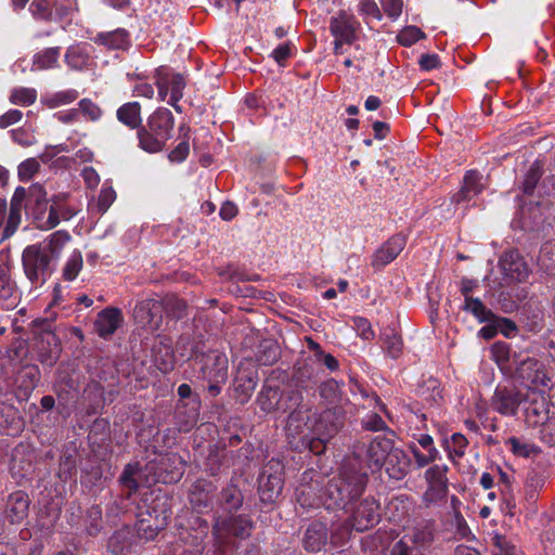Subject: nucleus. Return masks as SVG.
I'll list each match as a JSON object with an SVG mask.
<instances>
[{"label": "nucleus", "instance_id": "1", "mask_svg": "<svg viewBox=\"0 0 555 555\" xmlns=\"http://www.w3.org/2000/svg\"><path fill=\"white\" fill-rule=\"evenodd\" d=\"M185 461L176 452L159 454L149 461L144 467L139 463H129L119 476V483L127 492V499L140 487L160 483H176L184 474Z\"/></svg>", "mask_w": 555, "mask_h": 555}, {"label": "nucleus", "instance_id": "2", "mask_svg": "<svg viewBox=\"0 0 555 555\" xmlns=\"http://www.w3.org/2000/svg\"><path fill=\"white\" fill-rule=\"evenodd\" d=\"M69 241V233L59 230L42 241L24 248L22 253L23 271L33 285L41 286L51 278Z\"/></svg>", "mask_w": 555, "mask_h": 555}, {"label": "nucleus", "instance_id": "3", "mask_svg": "<svg viewBox=\"0 0 555 555\" xmlns=\"http://www.w3.org/2000/svg\"><path fill=\"white\" fill-rule=\"evenodd\" d=\"M367 474L359 469L352 461L343 464L337 476L331 478L321 496L326 509L348 511L363 494Z\"/></svg>", "mask_w": 555, "mask_h": 555}, {"label": "nucleus", "instance_id": "4", "mask_svg": "<svg viewBox=\"0 0 555 555\" xmlns=\"http://www.w3.org/2000/svg\"><path fill=\"white\" fill-rule=\"evenodd\" d=\"M315 380H312V373L307 367H298L294 374L293 382L283 388L282 413H289L287 429L295 427L300 431L305 416L314 409Z\"/></svg>", "mask_w": 555, "mask_h": 555}, {"label": "nucleus", "instance_id": "5", "mask_svg": "<svg viewBox=\"0 0 555 555\" xmlns=\"http://www.w3.org/2000/svg\"><path fill=\"white\" fill-rule=\"evenodd\" d=\"M253 528L254 522L247 514L217 515L212 524L215 555H233L238 547L236 540L249 538Z\"/></svg>", "mask_w": 555, "mask_h": 555}, {"label": "nucleus", "instance_id": "6", "mask_svg": "<svg viewBox=\"0 0 555 555\" xmlns=\"http://www.w3.org/2000/svg\"><path fill=\"white\" fill-rule=\"evenodd\" d=\"M175 117L166 107L156 108L137 132L139 146L149 153L160 152L172 137Z\"/></svg>", "mask_w": 555, "mask_h": 555}, {"label": "nucleus", "instance_id": "7", "mask_svg": "<svg viewBox=\"0 0 555 555\" xmlns=\"http://www.w3.org/2000/svg\"><path fill=\"white\" fill-rule=\"evenodd\" d=\"M172 512L166 498H157L145 513L139 514L134 534L138 542L152 541L163 530L171 518Z\"/></svg>", "mask_w": 555, "mask_h": 555}, {"label": "nucleus", "instance_id": "8", "mask_svg": "<svg viewBox=\"0 0 555 555\" xmlns=\"http://www.w3.org/2000/svg\"><path fill=\"white\" fill-rule=\"evenodd\" d=\"M393 444V437L389 435L362 438L353 446V457L365 463L373 473L380 472Z\"/></svg>", "mask_w": 555, "mask_h": 555}, {"label": "nucleus", "instance_id": "9", "mask_svg": "<svg viewBox=\"0 0 555 555\" xmlns=\"http://www.w3.org/2000/svg\"><path fill=\"white\" fill-rule=\"evenodd\" d=\"M198 364L201 365L198 378L207 382L208 393L217 397L221 392V385L228 379V357L218 350L209 351Z\"/></svg>", "mask_w": 555, "mask_h": 555}, {"label": "nucleus", "instance_id": "10", "mask_svg": "<svg viewBox=\"0 0 555 555\" xmlns=\"http://www.w3.org/2000/svg\"><path fill=\"white\" fill-rule=\"evenodd\" d=\"M31 348L43 365L52 366L57 361L61 353L60 339L51 322L43 320L35 324Z\"/></svg>", "mask_w": 555, "mask_h": 555}, {"label": "nucleus", "instance_id": "11", "mask_svg": "<svg viewBox=\"0 0 555 555\" xmlns=\"http://www.w3.org/2000/svg\"><path fill=\"white\" fill-rule=\"evenodd\" d=\"M515 378L525 387L540 388L548 386L551 382L546 374L545 366L540 360L522 356L515 360Z\"/></svg>", "mask_w": 555, "mask_h": 555}, {"label": "nucleus", "instance_id": "12", "mask_svg": "<svg viewBox=\"0 0 555 555\" xmlns=\"http://www.w3.org/2000/svg\"><path fill=\"white\" fill-rule=\"evenodd\" d=\"M447 465H433L425 472L427 490L423 494V501L426 505L437 504L447 498L449 491Z\"/></svg>", "mask_w": 555, "mask_h": 555}, {"label": "nucleus", "instance_id": "13", "mask_svg": "<svg viewBox=\"0 0 555 555\" xmlns=\"http://www.w3.org/2000/svg\"><path fill=\"white\" fill-rule=\"evenodd\" d=\"M379 504L371 496L361 500L349 506L348 511L350 520L353 522L354 530L362 532L365 531L379 521Z\"/></svg>", "mask_w": 555, "mask_h": 555}, {"label": "nucleus", "instance_id": "14", "mask_svg": "<svg viewBox=\"0 0 555 555\" xmlns=\"http://www.w3.org/2000/svg\"><path fill=\"white\" fill-rule=\"evenodd\" d=\"M51 202L47 217L41 221V223H39V227L42 229H53L61 222V220H69L80 210L79 206L72 203L67 193H59L54 195Z\"/></svg>", "mask_w": 555, "mask_h": 555}, {"label": "nucleus", "instance_id": "15", "mask_svg": "<svg viewBox=\"0 0 555 555\" xmlns=\"http://www.w3.org/2000/svg\"><path fill=\"white\" fill-rule=\"evenodd\" d=\"M524 400V393L517 388L498 386L491 398V408L503 416H515Z\"/></svg>", "mask_w": 555, "mask_h": 555}, {"label": "nucleus", "instance_id": "16", "mask_svg": "<svg viewBox=\"0 0 555 555\" xmlns=\"http://www.w3.org/2000/svg\"><path fill=\"white\" fill-rule=\"evenodd\" d=\"M301 425L309 428L313 435H324L332 438L338 433L341 423L333 410L325 409L320 413L312 411L306 414Z\"/></svg>", "mask_w": 555, "mask_h": 555}, {"label": "nucleus", "instance_id": "17", "mask_svg": "<svg viewBox=\"0 0 555 555\" xmlns=\"http://www.w3.org/2000/svg\"><path fill=\"white\" fill-rule=\"evenodd\" d=\"M28 188L17 186L11 197L8 219L5 227L1 234V240L11 237L18 229L22 222V211L24 208L29 207L28 203Z\"/></svg>", "mask_w": 555, "mask_h": 555}, {"label": "nucleus", "instance_id": "18", "mask_svg": "<svg viewBox=\"0 0 555 555\" xmlns=\"http://www.w3.org/2000/svg\"><path fill=\"white\" fill-rule=\"evenodd\" d=\"M28 188L17 186L11 197L8 219L5 227L1 234V240L11 237L18 229L22 222V211L24 208L29 207L28 203Z\"/></svg>", "mask_w": 555, "mask_h": 555}, {"label": "nucleus", "instance_id": "19", "mask_svg": "<svg viewBox=\"0 0 555 555\" xmlns=\"http://www.w3.org/2000/svg\"><path fill=\"white\" fill-rule=\"evenodd\" d=\"M408 237L402 233L390 236L380 247L372 255L371 266L375 270H380L392 262L404 249Z\"/></svg>", "mask_w": 555, "mask_h": 555}, {"label": "nucleus", "instance_id": "20", "mask_svg": "<svg viewBox=\"0 0 555 555\" xmlns=\"http://www.w3.org/2000/svg\"><path fill=\"white\" fill-rule=\"evenodd\" d=\"M360 23L353 14L340 10L330 20L328 29L334 38L343 39L346 44H352L357 39V31Z\"/></svg>", "mask_w": 555, "mask_h": 555}, {"label": "nucleus", "instance_id": "21", "mask_svg": "<svg viewBox=\"0 0 555 555\" xmlns=\"http://www.w3.org/2000/svg\"><path fill=\"white\" fill-rule=\"evenodd\" d=\"M133 317L139 325L157 330L163 318V305L154 298L143 299L135 305Z\"/></svg>", "mask_w": 555, "mask_h": 555}, {"label": "nucleus", "instance_id": "22", "mask_svg": "<svg viewBox=\"0 0 555 555\" xmlns=\"http://www.w3.org/2000/svg\"><path fill=\"white\" fill-rule=\"evenodd\" d=\"M216 485L207 479H197L190 491V503L196 513L204 514L214 507Z\"/></svg>", "mask_w": 555, "mask_h": 555}, {"label": "nucleus", "instance_id": "23", "mask_svg": "<svg viewBox=\"0 0 555 555\" xmlns=\"http://www.w3.org/2000/svg\"><path fill=\"white\" fill-rule=\"evenodd\" d=\"M30 499L22 490L10 493L5 500L4 518L11 525H21L28 516Z\"/></svg>", "mask_w": 555, "mask_h": 555}, {"label": "nucleus", "instance_id": "24", "mask_svg": "<svg viewBox=\"0 0 555 555\" xmlns=\"http://www.w3.org/2000/svg\"><path fill=\"white\" fill-rule=\"evenodd\" d=\"M273 466L272 461L264 467V469L260 473L258 482H259V494L260 499L264 503H273L281 495L283 490V478L279 473H270Z\"/></svg>", "mask_w": 555, "mask_h": 555}, {"label": "nucleus", "instance_id": "25", "mask_svg": "<svg viewBox=\"0 0 555 555\" xmlns=\"http://www.w3.org/2000/svg\"><path fill=\"white\" fill-rule=\"evenodd\" d=\"M283 388L278 383L267 379L258 392L256 403L259 409L269 413H282Z\"/></svg>", "mask_w": 555, "mask_h": 555}, {"label": "nucleus", "instance_id": "26", "mask_svg": "<svg viewBox=\"0 0 555 555\" xmlns=\"http://www.w3.org/2000/svg\"><path fill=\"white\" fill-rule=\"evenodd\" d=\"M500 267L506 276L517 282L526 281L530 274L527 262L517 250L505 251L500 258Z\"/></svg>", "mask_w": 555, "mask_h": 555}, {"label": "nucleus", "instance_id": "27", "mask_svg": "<svg viewBox=\"0 0 555 555\" xmlns=\"http://www.w3.org/2000/svg\"><path fill=\"white\" fill-rule=\"evenodd\" d=\"M124 317L120 309L107 307L100 311L94 321V331L104 339L109 338L122 324Z\"/></svg>", "mask_w": 555, "mask_h": 555}, {"label": "nucleus", "instance_id": "28", "mask_svg": "<svg viewBox=\"0 0 555 555\" xmlns=\"http://www.w3.org/2000/svg\"><path fill=\"white\" fill-rule=\"evenodd\" d=\"M411 466V460L409 455L401 448L392 446L391 451L385 459V472L387 475L395 480H402L409 473Z\"/></svg>", "mask_w": 555, "mask_h": 555}, {"label": "nucleus", "instance_id": "29", "mask_svg": "<svg viewBox=\"0 0 555 555\" xmlns=\"http://www.w3.org/2000/svg\"><path fill=\"white\" fill-rule=\"evenodd\" d=\"M234 464V452L224 447L214 444L209 448L204 467L210 476H218L222 470Z\"/></svg>", "mask_w": 555, "mask_h": 555}, {"label": "nucleus", "instance_id": "30", "mask_svg": "<svg viewBox=\"0 0 555 555\" xmlns=\"http://www.w3.org/2000/svg\"><path fill=\"white\" fill-rule=\"evenodd\" d=\"M133 528L125 526L116 530L107 541V550L114 555H127L138 545Z\"/></svg>", "mask_w": 555, "mask_h": 555}, {"label": "nucleus", "instance_id": "31", "mask_svg": "<svg viewBox=\"0 0 555 555\" xmlns=\"http://www.w3.org/2000/svg\"><path fill=\"white\" fill-rule=\"evenodd\" d=\"M244 503V495L242 490L236 485L234 478L227 483L225 487L221 489V491L217 495V505L227 512L236 513Z\"/></svg>", "mask_w": 555, "mask_h": 555}, {"label": "nucleus", "instance_id": "32", "mask_svg": "<svg viewBox=\"0 0 555 555\" xmlns=\"http://www.w3.org/2000/svg\"><path fill=\"white\" fill-rule=\"evenodd\" d=\"M328 541V530L324 522L312 521L306 529L302 538V545L311 553L320 552Z\"/></svg>", "mask_w": 555, "mask_h": 555}, {"label": "nucleus", "instance_id": "33", "mask_svg": "<svg viewBox=\"0 0 555 555\" xmlns=\"http://www.w3.org/2000/svg\"><path fill=\"white\" fill-rule=\"evenodd\" d=\"M141 104L137 101L127 102L120 105L116 111L117 120L131 130H137L143 127Z\"/></svg>", "mask_w": 555, "mask_h": 555}, {"label": "nucleus", "instance_id": "34", "mask_svg": "<svg viewBox=\"0 0 555 555\" xmlns=\"http://www.w3.org/2000/svg\"><path fill=\"white\" fill-rule=\"evenodd\" d=\"M258 384L256 371L240 372L235 378L234 395L237 402L246 403L253 396Z\"/></svg>", "mask_w": 555, "mask_h": 555}, {"label": "nucleus", "instance_id": "35", "mask_svg": "<svg viewBox=\"0 0 555 555\" xmlns=\"http://www.w3.org/2000/svg\"><path fill=\"white\" fill-rule=\"evenodd\" d=\"M93 41L109 50H126L130 46V35L125 28H117L96 34Z\"/></svg>", "mask_w": 555, "mask_h": 555}, {"label": "nucleus", "instance_id": "36", "mask_svg": "<svg viewBox=\"0 0 555 555\" xmlns=\"http://www.w3.org/2000/svg\"><path fill=\"white\" fill-rule=\"evenodd\" d=\"M481 179L482 176L478 171H467L463 179V185L461 190L453 196V201L461 203L464 201H469L480 194L483 190Z\"/></svg>", "mask_w": 555, "mask_h": 555}, {"label": "nucleus", "instance_id": "37", "mask_svg": "<svg viewBox=\"0 0 555 555\" xmlns=\"http://www.w3.org/2000/svg\"><path fill=\"white\" fill-rule=\"evenodd\" d=\"M28 193L29 207L33 209L36 219L41 223L49 209L47 192L42 185L35 183L28 188Z\"/></svg>", "mask_w": 555, "mask_h": 555}, {"label": "nucleus", "instance_id": "38", "mask_svg": "<svg viewBox=\"0 0 555 555\" xmlns=\"http://www.w3.org/2000/svg\"><path fill=\"white\" fill-rule=\"evenodd\" d=\"M551 417L544 399L533 400L525 408V420L528 426H543Z\"/></svg>", "mask_w": 555, "mask_h": 555}, {"label": "nucleus", "instance_id": "39", "mask_svg": "<svg viewBox=\"0 0 555 555\" xmlns=\"http://www.w3.org/2000/svg\"><path fill=\"white\" fill-rule=\"evenodd\" d=\"M164 77L169 88L170 96L168 104L171 105L177 113H182V107L179 105V101L183 96V90L186 86L185 79L181 74H169L164 73Z\"/></svg>", "mask_w": 555, "mask_h": 555}, {"label": "nucleus", "instance_id": "40", "mask_svg": "<svg viewBox=\"0 0 555 555\" xmlns=\"http://www.w3.org/2000/svg\"><path fill=\"white\" fill-rule=\"evenodd\" d=\"M202 547L198 537H192L189 531L180 533L179 541L173 545L169 554L166 555H201Z\"/></svg>", "mask_w": 555, "mask_h": 555}, {"label": "nucleus", "instance_id": "41", "mask_svg": "<svg viewBox=\"0 0 555 555\" xmlns=\"http://www.w3.org/2000/svg\"><path fill=\"white\" fill-rule=\"evenodd\" d=\"M90 54L88 46L85 43L74 44L67 48L65 53V63L76 70H80L88 66Z\"/></svg>", "mask_w": 555, "mask_h": 555}, {"label": "nucleus", "instance_id": "42", "mask_svg": "<svg viewBox=\"0 0 555 555\" xmlns=\"http://www.w3.org/2000/svg\"><path fill=\"white\" fill-rule=\"evenodd\" d=\"M435 531L434 521L422 522L413 529L411 541L416 547L427 550L435 540Z\"/></svg>", "mask_w": 555, "mask_h": 555}, {"label": "nucleus", "instance_id": "43", "mask_svg": "<svg viewBox=\"0 0 555 555\" xmlns=\"http://www.w3.org/2000/svg\"><path fill=\"white\" fill-rule=\"evenodd\" d=\"M491 352L493 360L502 367H514L516 363V359L520 357L521 353H517L515 350L511 348V346L505 341H496L491 347Z\"/></svg>", "mask_w": 555, "mask_h": 555}, {"label": "nucleus", "instance_id": "44", "mask_svg": "<svg viewBox=\"0 0 555 555\" xmlns=\"http://www.w3.org/2000/svg\"><path fill=\"white\" fill-rule=\"evenodd\" d=\"M467 446V438L460 433H455L450 438L443 440V449L448 453L449 460L452 462L465 455Z\"/></svg>", "mask_w": 555, "mask_h": 555}, {"label": "nucleus", "instance_id": "45", "mask_svg": "<svg viewBox=\"0 0 555 555\" xmlns=\"http://www.w3.org/2000/svg\"><path fill=\"white\" fill-rule=\"evenodd\" d=\"M60 54V47L47 48L34 55L33 67L39 70L54 68L57 66Z\"/></svg>", "mask_w": 555, "mask_h": 555}, {"label": "nucleus", "instance_id": "46", "mask_svg": "<svg viewBox=\"0 0 555 555\" xmlns=\"http://www.w3.org/2000/svg\"><path fill=\"white\" fill-rule=\"evenodd\" d=\"M354 530L353 522L347 517L344 520H337L332 524L331 528V542L334 545H344L351 537Z\"/></svg>", "mask_w": 555, "mask_h": 555}, {"label": "nucleus", "instance_id": "47", "mask_svg": "<svg viewBox=\"0 0 555 555\" xmlns=\"http://www.w3.org/2000/svg\"><path fill=\"white\" fill-rule=\"evenodd\" d=\"M538 266L550 275H555V240L545 242L538 256Z\"/></svg>", "mask_w": 555, "mask_h": 555}, {"label": "nucleus", "instance_id": "48", "mask_svg": "<svg viewBox=\"0 0 555 555\" xmlns=\"http://www.w3.org/2000/svg\"><path fill=\"white\" fill-rule=\"evenodd\" d=\"M184 341L190 344L188 352H181V357L188 360L194 359L197 363L202 362L203 357H206L210 349H206L205 343L202 339L191 338L189 335H181L179 338V346L184 345Z\"/></svg>", "mask_w": 555, "mask_h": 555}, {"label": "nucleus", "instance_id": "49", "mask_svg": "<svg viewBox=\"0 0 555 555\" xmlns=\"http://www.w3.org/2000/svg\"><path fill=\"white\" fill-rule=\"evenodd\" d=\"M505 443L509 447V450L516 456L528 459L541 453L540 447L534 443L524 441L517 437L508 438Z\"/></svg>", "mask_w": 555, "mask_h": 555}, {"label": "nucleus", "instance_id": "50", "mask_svg": "<svg viewBox=\"0 0 555 555\" xmlns=\"http://www.w3.org/2000/svg\"><path fill=\"white\" fill-rule=\"evenodd\" d=\"M177 393L179 396V402L190 405L189 422H193L196 415V411L201 410V398L197 393H194L189 384H181Z\"/></svg>", "mask_w": 555, "mask_h": 555}, {"label": "nucleus", "instance_id": "51", "mask_svg": "<svg viewBox=\"0 0 555 555\" xmlns=\"http://www.w3.org/2000/svg\"><path fill=\"white\" fill-rule=\"evenodd\" d=\"M383 346L392 359H398L402 353V338L395 328H386L382 334Z\"/></svg>", "mask_w": 555, "mask_h": 555}, {"label": "nucleus", "instance_id": "52", "mask_svg": "<svg viewBox=\"0 0 555 555\" xmlns=\"http://www.w3.org/2000/svg\"><path fill=\"white\" fill-rule=\"evenodd\" d=\"M40 379V371L37 365H25L17 374L16 382L20 388L26 392L36 388Z\"/></svg>", "mask_w": 555, "mask_h": 555}, {"label": "nucleus", "instance_id": "53", "mask_svg": "<svg viewBox=\"0 0 555 555\" xmlns=\"http://www.w3.org/2000/svg\"><path fill=\"white\" fill-rule=\"evenodd\" d=\"M82 266L83 259L81 251L78 249L73 250L64 263L62 278L67 282L74 281L81 271Z\"/></svg>", "mask_w": 555, "mask_h": 555}, {"label": "nucleus", "instance_id": "54", "mask_svg": "<svg viewBox=\"0 0 555 555\" xmlns=\"http://www.w3.org/2000/svg\"><path fill=\"white\" fill-rule=\"evenodd\" d=\"M280 357V347L272 340L261 343L256 356L258 363L261 365H272L278 362Z\"/></svg>", "mask_w": 555, "mask_h": 555}, {"label": "nucleus", "instance_id": "55", "mask_svg": "<svg viewBox=\"0 0 555 555\" xmlns=\"http://www.w3.org/2000/svg\"><path fill=\"white\" fill-rule=\"evenodd\" d=\"M85 530L88 535L95 537L98 535L103 526H102V508L99 505H92L87 509L85 516Z\"/></svg>", "mask_w": 555, "mask_h": 555}, {"label": "nucleus", "instance_id": "56", "mask_svg": "<svg viewBox=\"0 0 555 555\" xmlns=\"http://www.w3.org/2000/svg\"><path fill=\"white\" fill-rule=\"evenodd\" d=\"M57 0H34L30 3L29 10L35 18L41 21L54 20V7Z\"/></svg>", "mask_w": 555, "mask_h": 555}, {"label": "nucleus", "instance_id": "57", "mask_svg": "<svg viewBox=\"0 0 555 555\" xmlns=\"http://www.w3.org/2000/svg\"><path fill=\"white\" fill-rule=\"evenodd\" d=\"M463 310L472 313L480 323H485L491 318H494V313L488 309L479 298H467L465 300Z\"/></svg>", "mask_w": 555, "mask_h": 555}, {"label": "nucleus", "instance_id": "58", "mask_svg": "<svg viewBox=\"0 0 555 555\" xmlns=\"http://www.w3.org/2000/svg\"><path fill=\"white\" fill-rule=\"evenodd\" d=\"M543 168L539 162H534L528 169L521 184V191L526 195H532L542 177Z\"/></svg>", "mask_w": 555, "mask_h": 555}, {"label": "nucleus", "instance_id": "59", "mask_svg": "<svg viewBox=\"0 0 555 555\" xmlns=\"http://www.w3.org/2000/svg\"><path fill=\"white\" fill-rule=\"evenodd\" d=\"M15 283L11 280L10 269L0 263V301L7 302L14 297Z\"/></svg>", "mask_w": 555, "mask_h": 555}, {"label": "nucleus", "instance_id": "60", "mask_svg": "<svg viewBox=\"0 0 555 555\" xmlns=\"http://www.w3.org/2000/svg\"><path fill=\"white\" fill-rule=\"evenodd\" d=\"M413 440L416 441L426 453L425 456L428 459L429 464L434 463L440 457L438 449L435 447L434 439L428 434H413Z\"/></svg>", "mask_w": 555, "mask_h": 555}, {"label": "nucleus", "instance_id": "61", "mask_svg": "<svg viewBox=\"0 0 555 555\" xmlns=\"http://www.w3.org/2000/svg\"><path fill=\"white\" fill-rule=\"evenodd\" d=\"M10 102L15 105L29 106L37 100V91L33 88H15L11 91Z\"/></svg>", "mask_w": 555, "mask_h": 555}, {"label": "nucleus", "instance_id": "62", "mask_svg": "<svg viewBox=\"0 0 555 555\" xmlns=\"http://www.w3.org/2000/svg\"><path fill=\"white\" fill-rule=\"evenodd\" d=\"M361 426L367 431H384L389 436L395 437V431L388 427L385 421L377 413H371L363 417L361 421Z\"/></svg>", "mask_w": 555, "mask_h": 555}, {"label": "nucleus", "instance_id": "63", "mask_svg": "<svg viewBox=\"0 0 555 555\" xmlns=\"http://www.w3.org/2000/svg\"><path fill=\"white\" fill-rule=\"evenodd\" d=\"M189 413H190V405L184 404L183 402L177 403L176 409V420L179 425L180 431H189L193 428V426L197 423L198 416H199V410L196 411V415L194 417L193 422H189Z\"/></svg>", "mask_w": 555, "mask_h": 555}, {"label": "nucleus", "instance_id": "64", "mask_svg": "<svg viewBox=\"0 0 555 555\" xmlns=\"http://www.w3.org/2000/svg\"><path fill=\"white\" fill-rule=\"evenodd\" d=\"M424 38L425 33L416 26H406L397 36L398 42L403 47H411Z\"/></svg>", "mask_w": 555, "mask_h": 555}]
</instances>
